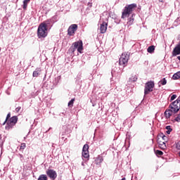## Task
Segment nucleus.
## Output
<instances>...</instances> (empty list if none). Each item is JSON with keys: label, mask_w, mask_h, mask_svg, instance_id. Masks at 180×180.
I'll return each instance as SVG.
<instances>
[{"label": "nucleus", "mask_w": 180, "mask_h": 180, "mask_svg": "<svg viewBox=\"0 0 180 180\" xmlns=\"http://www.w3.org/2000/svg\"><path fill=\"white\" fill-rule=\"evenodd\" d=\"M47 26H49V23L47 21L41 22L37 30V36L39 39H44V37H47Z\"/></svg>", "instance_id": "f257e3e1"}, {"label": "nucleus", "mask_w": 180, "mask_h": 180, "mask_svg": "<svg viewBox=\"0 0 180 180\" xmlns=\"http://www.w3.org/2000/svg\"><path fill=\"white\" fill-rule=\"evenodd\" d=\"M135 8H137V4H129L125 6L122 13V19H125V18H129V16L131 15V13L133 12V11H134Z\"/></svg>", "instance_id": "f03ea898"}, {"label": "nucleus", "mask_w": 180, "mask_h": 180, "mask_svg": "<svg viewBox=\"0 0 180 180\" xmlns=\"http://www.w3.org/2000/svg\"><path fill=\"white\" fill-rule=\"evenodd\" d=\"M77 49L78 53H82V50H84L82 41H78L74 42L70 48V51L71 53H75V50Z\"/></svg>", "instance_id": "7ed1b4c3"}, {"label": "nucleus", "mask_w": 180, "mask_h": 180, "mask_svg": "<svg viewBox=\"0 0 180 180\" xmlns=\"http://www.w3.org/2000/svg\"><path fill=\"white\" fill-rule=\"evenodd\" d=\"M6 123L7 124V126H6V130L13 129V126L18 123V116H13Z\"/></svg>", "instance_id": "20e7f679"}, {"label": "nucleus", "mask_w": 180, "mask_h": 180, "mask_svg": "<svg viewBox=\"0 0 180 180\" xmlns=\"http://www.w3.org/2000/svg\"><path fill=\"white\" fill-rule=\"evenodd\" d=\"M129 58H130V56H129V54L122 53L119 60L120 65H122V67H126V65H127Z\"/></svg>", "instance_id": "39448f33"}, {"label": "nucleus", "mask_w": 180, "mask_h": 180, "mask_svg": "<svg viewBox=\"0 0 180 180\" xmlns=\"http://www.w3.org/2000/svg\"><path fill=\"white\" fill-rule=\"evenodd\" d=\"M170 109H172L174 111V113H177V112H179L180 109V100L178 98L175 101H174L172 103H171L169 106Z\"/></svg>", "instance_id": "423d86ee"}, {"label": "nucleus", "mask_w": 180, "mask_h": 180, "mask_svg": "<svg viewBox=\"0 0 180 180\" xmlns=\"http://www.w3.org/2000/svg\"><path fill=\"white\" fill-rule=\"evenodd\" d=\"M155 84L154 82H148L146 84L145 89H144V94L145 95H148L150 92H153L154 89Z\"/></svg>", "instance_id": "0eeeda50"}, {"label": "nucleus", "mask_w": 180, "mask_h": 180, "mask_svg": "<svg viewBox=\"0 0 180 180\" xmlns=\"http://www.w3.org/2000/svg\"><path fill=\"white\" fill-rule=\"evenodd\" d=\"M78 30V25L77 24L71 25L68 30V34L69 36H74L75 32Z\"/></svg>", "instance_id": "6e6552de"}, {"label": "nucleus", "mask_w": 180, "mask_h": 180, "mask_svg": "<svg viewBox=\"0 0 180 180\" xmlns=\"http://www.w3.org/2000/svg\"><path fill=\"white\" fill-rule=\"evenodd\" d=\"M46 175H48L49 177L53 180L57 178V172L55 170L51 169L46 170Z\"/></svg>", "instance_id": "1a4fd4ad"}, {"label": "nucleus", "mask_w": 180, "mask_h": 180, "mask_svg": "<svg viewBox=\"0 0 180 180\" xmlns=\"http://www.w3.org/2000/svg\"><path fill=\"white\" fill-rule=\"evenodd\" d=\"M179 54H180V41H179V43L174 49L172 51V56L173 57H175L176 56H179Z\"/></svg>", "instance_id": "9d476101"}, {"label": "nucleus", "mask_w": 180, "mask_h": 180, "mask_svg": "<svg viewBox=\"0 0 180 180\" xmlns=\"http://www.w3.org/2000/svg\"><path fill=\"white\" fill-rule=\"evenodd\" d=\"M106 30H108V22H103L100 26V32L101 33H106Z\"/></svg>", "instance_id": "9b49d317"}, {"label": "nucleus", "mask_w": 180, "mask_h": 180, "mask_svg": "<svg viewBox=\"0 0 180 180\" xmlns=\"http://www.w3.org/2000/svg\"><path fill=\"white\" fill-rule=\"evenodd\" d=\"M162 139L164 141V142H162V143H160V146L163 150H165V148H167V146H165V143L168 141V137L165 135H163Z\"/></svg>", "instance_id": "f8f14e48"}, {"label": "nucleus", "mask_w": 180, "mask_h": 180, "mask_svg": "<svg viewBox=\"0 0 180 180\" xmlns=\"http://www.w3.org/2000/svg\"><path fill=\"white\" fill-rule=\"evenodd\" d=\"M174 113L175 112H174L172 108L166 110L165 112L166 119H169V117H171Z\"/></svg>", "instance_id": "ddd939ff"}, {"label": "nucleus", "mask_w": 180, "mask_h": 180, "mask_svg": "<svg viewBox=\"0 0 180 180\" xmlns=\"http://www.w3.org/2000/svg\"><path fill=\"white\" fill-rule=\"evenodd\" d=\"M95 165H99L101 167V164L103 162V157L98 155L96 159H95Z\"/></svg>", "instance_id": "4468645a"}, {"label": "nucleus", "mask_w": 180, "mask_h": 180, "mask_svg": "<svg viewBox=\"0 0 180 180\" xmlns=\"http://www.w3.org/2000/svg\"><path fill=\"white\" fill-rule=\"evenodd\" d=\"M41 72V68H37L36 70L33 72L32 76L34 77H37L40 75V73Z\"/></svg>", "instance_id": "2eb2a0df"}, {"label": "nucleus", "mask_w": 180, "mask_h": 180, "mask_svg": "<svg viewBox=\"0 0 180 180\" xmlns=\"http://www.w3.org/2000/svg\"><path fill=\"white\" fill-rule=\"evenodd\" d=\"M29 2H30V0L23 1L22 9H24V11H26V9H27V4H29Z\"/></svg>", "instance_id": "dca6fc26"}, {"label": "nucleus", "mask_w": 180, "mask_h": 180, "mask_svg": "<svg viewBox=\"0 0 180 180\" xmlns=\"http://www.w3.org/2000/svg\"><path fill=\"white\" fill-rule=\"evenodd\" d=\"M133 16H134V15H132L131 17L128 19L127 25H129V26H131L134 22V18Z\"/></svg>", "instance_id": "f3484780"}, {"label": "nucleus", "mask_w": 180, "mask_h": 180, "mask_svg": "<svg viewBox=\"0 0 180 180\" xmlns=\"http://www.w3.org/2000/svg\"><path fill=\"white\" fill-rule=\"evenodd\" d=\"M154 50H155V46H150L148 49L147 51L148 53H150V54L153 53V52L154 51Z\"/></svg>", "instance_id": "a211bd4d"}, {"label": "nucleus", "mask_w": 180, "mask_h": 180, "mask_svg": "<svg viewBox=\"0 0 180 180\" xmlns=\"http://www.w3.org/2000/svg\"><path fill=\"white\" fill-rule=\"evenodd\" d=\"M158 85L159 86H161V85H167V79L165 78H163L158 82Z\"/></svg>", "instance_id": "6ab92c4d"}, {"label": "nucleus", "mask_w": 180, "mask_h": 180, "mask_svg": "<svg viewBox=\"0 0 180 180\" xmlns=\"http://www.w3.org/2000/svg\"><path fill=\"white\" fill-rule=\"evenodd\" d=\"M82 157L84 158H89V151H82Z\"/></svg>", "instance_id": "aec40b11"}, {"label": "nucleus", "mask_w": 180, "mask_h": 180, "mask_svg": "<svg viewBox=\"0 0 180 180\" xmlns=\"http://www.w3.org/2000/svg\"><path fill=\"white\" fill-rule=\"evenodd\" d=\"M38 180H49V179L47 178V175H46V174H41L39 176Z\"/></svg>", "instance_id": "412c9836"}, {"label": "nucleus", "mask_w": 180, "mask_h": 180, "mask_svg": "<svg viewBox=\"0 0 180 180\" xmlns=\"http://www.w3.org/2000/svg\"><path fill=\"white\" fill-rule=\"evenodd\" d=\"M179 78H180V72L175 73L172 77L173 79H179Z\"/></svg>", "instance_id": "4be33fe9"}, {"label": "nucleus", "mask_w": 180, "mask_h": 180, "mask_svg": "<svg viewBox=\"0 0 180 180\" xmlns=\"http://www.w3.org/2000/svg\"><path fill=\"white\" fill-rule=\"evenodd\" d=\"M74 102H75V98H72L70 101L68 103L69 108H72L74 106Z\"/></svg>", "instance_id": "5701e85b"}, {"label": "nucleus", "mask_w": 180, "mask_h": 180, "mask_svg": "<svg viewBox=\"0 0 180 180\" xmlns=\"http://www.w3.org/2000/svg\"><path fill=\"white\" fill-rule=\"evenodd\" d=\"M155 154H156L157 157H161V155H163L164 153L160 150H156Z\"/></svg>", "instance_id": "b1692460"}, {"label": "nucleus", "mask_w": 180, "mask_h": 180, "mask_svg": "<svg viewBox=\"0 0 180 180\" xmlns=\"http://www.w3.org/2000/svg\"><path fill=\"white\" fill-rule=\"evenodd\" d=\"M10 119H11V112H8L6 116V120L3 123V126H5V124H6V122L8 121Z\"/></svg>", "instance_id": "393cba45"}, {"label": "nucleus", "mask_w": 180, "mask_h": 180, "mask_svg": "<svg viewBox=\"0 0 180 180\" xmlns=\"http://www.w3.org/2000/svg\"><path fill=\"white\" fill-rule=\"evenodd\" d=\"M166 131L167 134H171V131H172V129H171V126H167L166 127Z\"/></svg>", "instance_id": "a878e982"}, {"label": "nucleus", "mask_w": 180, "mask_h": 180, "mask_svg": "<svg viewBox=\"0 0 180 180\" xmlns=\"http://www.w3.org/2000/svg\"><path fill=\"white\" fill-rule=\"evenodd\" d=\"M89 146L88 144H85L83 146L82 151H89Z\"/></svg>", "instance_id": "bb28decb"}, {"label": "nucleus", "mask_w": 180, "mask_h": 180, "mask_svg": "<svg viewBox=\"0 0 180 180\" xmlns=\"http://www.w3.org/2000/svg\"><path fill=\"white\" fill-rule=\"evenodd\" d=\"M26 148V143H21V146L20 147V150L22 151V150H25Z\"/></svg>", "instance_id": "cd10ccee"}, {"label": "nucleus", "mask_w": 180, "mask_h": 180, "mask_svg": "<svg viewBox=\"0 0 180 180\" xmlns=\"http://www.w3.org/2000/svg\"><path fill=\"white\" fill-rule=\"evenodd\" d=\"M175 122H177L178 123H179L180 122V113L179 115H177L176 117L174 119Z\"/></svg>", "instance_id": "c85d7f7f"}, {"label": "nucleus", "mask_w": 180, "mask_h": 180, "mask_svg": "<svg viewBox=\"0 0 180 180\" xmlns=\"http://www.w3.org/2000/svg\"><path fill=\"white\" fill-rule=\"evenodd\" d=\"M174 99H176V94H173L171 96L170 101H174Z\"/></svg>", "instance_id": "c756f323"}, {"label": "nucleus", "mask_w": 180, "mask_h": 180, "mask_svg": "<svg viewBox=\"0 0 180 180\" xmlns=\"http://www.w3.org/2000/svg\"><path fill=\"white\" fill-rule=\"evenodd\" d=\"M176 148L180 150V141L176 144Z\"/></svg>", "instance_id": "7c9ffc66"}, {"label": "nucleus", "mask_w": 180, "mask_h": 180, "mask_svg": "<svg viewBox=\"0 0 180 180\" xmlns=\"http://www.w3.org/2000/svg\"><path fill=\"white\" fill-rule=\"evenodd\" d=\"M20 109H22L21 107H17V108H15V112H16L17 113H19V112H20Z\"/></svg>", "instance_id": "2f4dec72"}, {"label": "nucleus", "mask_w": 180, "mask_h": 180, "mask_svg": "<svg viewBox=\"0 0 180 180\" xmlns=\"http://www.w3.org/2000/svg\"><path fill=\"white\" fill-rule=\"evenodd\" d=\"M20 158L21 161H22V160L25 159V158L23 157V155H22V154H20Z\"/></svg>", "instance_id": "473e14b6"}, {"label": "nucleus", "mask_w": 180, "mask_h": 180, "mask_svg": "<svg viewBox=\"0 0 180 180\" xmlns=\"http://www.w3.org/2000/svg\"><path fill=\"white\" fill-rule=\"evenodd\" d=\"M87 6H88V8H91L92 6V3L89 2Z\"/></svg>", "instance_id": "72a5a7b5"}, {"label": "nucleus", "mask_w": 180, "mask_h": 180, "mask_svg": "<svg viewBox=\"0 0 180 180\" xmlns=\"http://www.w3.org/2000/svg\"><path fill=\"white\" fill-rule=\"evenodd\" d=\"M133 81H137V77L135 76Z\"/></svg>", "instance_id": "f704fd0d"}]
</instances>
